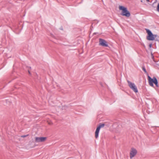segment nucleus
Wrapping results in <instances>:
<instances>
[{
  "instance_id": "nucleus-1",
  "label": "nucleus",
  "mask_w": 159,
  "mask_h": 159,
  "mask_svg": "<svg viewBox=\"0 0 159 159\" xmlns=\"http://www.w3.org/2000/svg\"><path fill=\"white\" fill-rule=\"evenodd\" d=\"M119 9L121 11V15L122 16H125L126 17H129L130 16V14L129 12L127 10L126 7L124 6H119Z\"/></svg>"
},
{
  "instance_id": "nucleus-2",
  "label": "nucleus",
  "mask_w": 159,
  "mask_h": 159,
  "mask_svg": "<svg viewBox=\"0 0 159 159\" xmlns=\"http://www.w3.org/2000/svg\"><path fill=\"white\" fill-rule=\"evenodd\" d=\"M148 80L149 81V84L150 86L153 87V83H154L156 86L158 87V82L157 79L155 77H153L152 79L150 76H148Z\"/></svg>"
},
{
  "instance_id": "nucleus-3",
  "label": "nucleus",
  "mask_w": 159,
  "mask_h": 159,
  "mask_svg": "<svg viewBox=\"0 0 159 159\" xmlns=\"http://www.w3.org/2000/svg\"><path fill=\"white\" fill-rule=\"evenodd\" d=\"M127 82L128 85L129 87L133 90L135 92L137 93L138 92V90L137 87L135 86V84L132 83L129 80H127Z\"/></svg>"
},
{
  "instance_id": "nucleus-4",
  "label": "nucleus",
  "mask_w": 159,
  "mask_h": 159,
  "mask_svg": "<svg viewBox=\"0 0 159 159\" xmlns=\"http://www.w3.org/2000/svg\"><path fill=\"white\" fill-rule=\"evenodd\" d=\"M146 30L148 35L147 37V39L149 40L152 41L154 40L153 34L151 31L148 29H146Z\"/></svg>"
},
{
  "instance_id": "nucleus-5",
  "label": "nucleus",
  "mask_w": 159,
  "mask_h": 159,
  "mask_svg": "<svg viewBox=\"0 0 159 159\" xmlns=\"http://www.w3.org/2000/svg\"><path fill=\"white\" fill-rule=\"evenodd\" d=\"M99 45L105 47L108 46L107 42L104 39L101 38L99 39Z\"/></svg>"
},
{
  "instance_id": "nucleus-6",
  "label": "nucleus",
  "mask_w": 159,
  "mask_h": 159,
  "mask_svg": "<svg viewBox=\"0 0 159 159\" xmlns=\"http://www.w3.org/2000/svg\"><path fill=\"white\" fill-rule=\"evenodd\" d=\"M47 139L46 137H35V141L36 142H43L45 141Z\"/></svg>"
},
{
  "instance_id": "nucleus-7",
  "label": "nucleus",
  "mask_w": 159,
  "mask_h": 159,
  "mask_svg": "<svg viewBox=\"0 0 159 159\" xmlns=\"http://www.w3.org/2000/svg\"><path fill=\"white\" fill-rule=\"evenodd\" d=\"M137 152V151L136 149L134 148H132L130 153V158H132L134 157L136 155Z\"/></svg>"
},
{
  "instance_id": "nucleus-8",
  "label": "nucleus",
  "mask_w": 159,
  "mask_h": 159,
  "mask_svg": "<svg viewBox=\"0 0 159 159\" xmlns=\"http://www.w3.org/2000/svg\"><path fill=\"white\" fill-rule=\"evenodd\" d=\"M100 128L99 127H98L96 129V131L95 132V137L97 139L98 136V134L99 132V130H100Z\"/></svg>"
},
{
  "instance_id": "nucleus-9",
  "label": "nucleus",
  "mask_w": 159,
  "mask_h": 159,
  "mask_svg": "<svg viewBox=\"0 0 159 159\" xmlns=\"http://www.w3.org/2000/svg\"><path fill=\"white\" fill-rule=\"evenodd\" d=\"M105 125L104 124H100L98 126V127H99V128L100 129L101 128H103L104 127Z\"/></svg>"
},
{
  "instance_id": "nucleus-10",
  "label": "nucleus",
  "mask_w": 159,
  "mask_h": 159,
  "mask_svg": "<svg viewBox=\"0 0 159 159\" xmlns=\"http://www.w3.org/2000/svg\"><path fill=\"white\" fill-rule=\"evenodd\" d=\"M143 70L145 73H147V71H146L145 68L144 66H143L142 67Z\"/></svg>"
},
{
  "instance_id": "nucleus-11",
  "label": "nucleus",
  "mask_w": 159,
  "mask_h": 159,
  "mask_svg": "<svg viewBox=\"0 0 159 159\" xmlns=\"http://www.w3.org/2000/svg\"><path fill=\"white\" fill-rule=\"evenodd\" d=\"M28 136V135H23L21 136V137L22 138H25V137Z\"/></svg>"
},
{
  "instance_id": "nucleus-12",
  "label": "nucleus",
  "mask_w": 159,
  "mask_h": 159,
  "mask_svg": "<svg viewBox=\"0 0 159 159\" xmlns=\"http://www.w3.org/2000/svg\"><path fill=\"white\" fill-rule=\"evenodd\" d=\"M157 35L156 34H153V37L154 38V39L155 40V38H157Z\"/></svg>"
},
{
  "instance_id": "nucleus-13",
  "label": "nucleus",
  "mask_w": 159,
  "mask_h": 159,
  "mask_svg": "<svg viewBox=\"0 0 159 159\" xmlns=\"http://www.w3.org/2000/svg\"><path fill=\"white\" fill-rule=\"evenodd\" d=\"M157 10L158 11H159V3L158 4L157 6Z\"/></svg>"
},
{
  "instance_id": "nucleus-14",
  "label": "nucleus",
  "mask_w": 159,
  "mask_h": 159,
  "mask_svg": "<svg viewBox=\"0 0 159 159\" xmlns=\"http://www.w3.org/2000/svg\"><path fill=\"white\" fill-rule=\"evenodd\" d=\"M151 55H152V59H154V56H153V55L152 53H151Z\"/></svg>"
},
{
  "instance_id": "nucleus-15",
  "label": "nucleus",
  "mask_w": 159,
  "mask_h": 159,
  "mask_svg": "<svg viewBox=\"0 0 159 159\" xmlns=\"http://www.w3.org/2000/svg\"><path fill=\"white\" fill-rule=\"evenodd\" d=\"M152 44H150L149 45V47L150 48H151L152 47Z\"/></svg>"
},
{
  "instance_id": "nucleus-16",
  "label": "nucleus",
  "mask_w": 159,
  "mask_h": 159,
  "mask_svg": "<svg viewBox=\"0 0 159 159\" xmlns=\"http://www.w3.org/2000/svg\"><path fill=\"white\" fill-rule=\"evenodd\" d=\"M28 72H29V74H30V71L29 70H28Z\"/></svg>"
},
{
  "instance_id": "nucleus-17",
  "label": "nucleus",
  "mask_w": 159,
  "mask_h": 159,
  "mask_svg": "<svg viewBox=\"0 0 159 159\" xmlns=\"http://www.w3.org/2000/svg\"><path fill=\"white\" fill-rule=\"evenodd\" d=\"M147 1L149 2V0H146Z\"/></svg>"
},
{
  "instance_id": "nucleus-18",
  "label": "nucleus",
  "mask_w": 159,
  "mask_h": 159,
  "mask_svg": "<svg viewBox=\"0 0 159 159\" xmlns=\"http://www.w3.org/2000/svg\"><path fill=\"white\" fill-rule=\"evenodd\" d=\"M155 40H156V41H158L159 40H158V39H156Z\"/></svg>"
},
{
  "instance_id": "nucleus-19",
  "label": "nucleus",
  "mask_w": 159,
  "mask_h": 159,
  "mask_svg": "<svg viewBox=\"0 0 159 159\" xmlns=\"http://www.w3.org/2000/svg\"><path fill=\"white\" fill-rule=\"evenodd\" d=\"M49 124H50V125H51L52 124V123H49Z\"/></svg>"
}]
</instances>
